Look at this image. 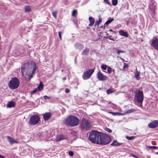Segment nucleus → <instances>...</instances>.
<instances>
[{
    "label": "nucleus",
    "instance_id": "49530a36",
    "mask_svg": "<svg viewBox=\"0 0 158 158\" xmlns=\"http://www.w3.org/2000/svg\"><path fill=\"white\" fill-rule=\"evenodd\" d=\"M128 67V64L124 63L123 68H127Z\"/></svg>",
    "mask_w": 158,
    "mask_h": 158
},
{
    "label": "nucleus",
    "instance_id": "9b49d317",
    "mask_svg": "<svg viewBox=\"0 0 158 158\" xmlns=\"http://www.w3.org/2000/svg\"><path fill=\"white\" fill-rule=\"evenodd\" d=\"M97 77L100 81H103L106 79V77L101 72H98L97 74Z\"/></svg>",
    "mask_w": 158,
    "mask_h": 158
},
{
    "label": "nucleus",
    "instance_id": "c756f323",
    "mask_svg": "<svg viewBox=\"0 0 158 158\" xmlns=\"http://www.w3.org/2000/svg\"><path fill=\"white\" fill-rule=\"evenodd\" d=\"M112 3L113 6H115L117 4L118 0H112Z\"/></svg>",
    "mask_w": 158,
    "mask_h": 158
},
{
    "label": "nucleus",
    "instance_id": "a18cd8bd",
    "mask_svg": "<svg viewBox=\"0 0 158 158\" xmlns=\"http://www.w3.org/2000/svg\"><path fill=\"white\" fill-rule=\"evenodd\" d=\"M104 2L107 4L110 5V3L109 0H104Z\"/></svg>",
    "mask_w": 158,
    "mask_h": 158
},
{
    "label": "nucleus",
    "instance_id": "37998d69",
    "mask_svg": "<svg viewBox=\"0 0 158 158\" xmlns=\"http://www.w3.org/2000/svg\"><path fill=\"white\" fill-rule=\"evenodd\" d=\"M105 130L109 133H111L112 132V131L110 129L108 128H106Z\"/></svg>",
    "mask_w": 158,
    "mask_h": 158
},
{
    "label": "nucleus",
    "instance_id": "b1692460",
    "mask_svg": "<svg viewBox=\"0 0 158 158\" xmlns=\"http://www.w3.org/2000/svg\"><path fill=\"white\" fill-rule=\"evenodd\" d=\"M15 106V103L13 102H9L7 105V107H14Z\"/></svg>",
    "mask_w": 158,
    "mask_h": 158
},
{
    "label": "nucleus",
    "instance_id": "603ef678",
    "mask_svg": "<svg viewBox=\"0 0 158 158\" xmlns=\"http://www.w3.org/2000/svg\"><path fill=\"white\" fill-rule=\"evenodd\" d=\"M66 79V77H64L62 78V80L63 81H65Z\"/></svg>",
    "mask_w": 158,
    "mask_h": 158
},
{
    "label": "nucleus",
    "instance_id": "8fccbe9b",
    "mask_svg": "<svg viewBox=\"0 0 158 158\" xmlns=\"http://www.w3.org/2000/svg\"><path fill=\"white\" fill-rule=\"evenodd\" d=\"M140 103V105H138V106L139 107H140L141 108H142V107H143V106H142V103Z\"/></svg>",
    "mask_w": 158,
    "mask_h": 158
},
{
    "label": "nucleus",
    "instance_id": "f3484780",
    "mask_svg": "<svg viewBox=\"0 0 158 158\" xmlns=\"http://www.w3.org/2000/svg\"><path fill=\"white\" fill-rule=\"evenodd\" d=\"M119 33L121 35L126 37H127L128 36V34L127 32L122 30L119 31Z\"/></svg>",
    "mask_w": 158,
    "mask_h": 158
},
{
    "label": "nucleus",
    "instance_id": "c85d7f7f",
    "mask_svg": "<svg viewBox=\"0 0 158 158\" xmlns=\"http://www.w3.org/2000/svg\"><path fill=\"white\" fill-rule=\"evenodd\" d=\"M57 14V11H53L52 13V15L54 17V18L55 19L56 18Z\"/></svg>",
    "mask_w": 158,
    "mask_h": 158
},
{
    "label": "nucleus",
    "instance_id": "4468645a",
    "mask_svg": "<svg viewBox=\"0 0 158 158\" xmlns=\"http://www.w3.org/2000/svg\"><path fill=\"white\" fill-rule=\"evenodd\" d=\"M104 133H103L102 132H100V135L98 137V139L97 140V142L96 144H100L101 145L102 141V137H103V135Z\"/></svg>",
    "mask_w": 158,
    "mask_h": 158
},
{
    "label": "nucleus",
    "instance_id": "09e8293b",
    "mask_svg": "<svg viewBox=\"0 0 158 158\" xmlns=\"http://www.w3.org/2000/svg\"><path fill=\"white\" fill-rule=\"evenodd\" d=\"M132 156L134 157L135 158H139V157H138V156H136L135 155H133V154H132Z\"/></svg>",
    "mask_w": 158,
    "mask_h": 158
},
{
    "label": "nucleus",
    "instance_id": "79ce46f5",
    "mask_svg": "<svg viewBox=\"0 0 158 158\" xmlns=\"http://www.w3.org/2000/svg\"><path fill=\"white\" fill-rule=\"evenodd\" d=\"M149 148L151 149H157L158 147L155 146H151L149 147Z\"/></svg>",
    "mask_w": 158,
    "mask_h": 158
},
{
    "label": "nucleus",
    "instance_id": "c9c22d12",
    "mask_svg": "<svg viewBox=\"0 0 158 158\" xmlns=\"http://www.w3.org/2000/svg\"><path fill=\"white\" fill-rule=\"evenodd\" d=\"M112 69L110 67H108L107 68V72L108 73H110L112 71Z\"/></svg>",
    "mask_w": 158,
    "mask_h": 158
},
{
    "label": "nucleus",
    "instance_id": "ddd939ff",
    "mask_svg": "<svg viewBox=\"0 0 158 158\" xmlns=\"http://www.w3.org/2000/svg\"><path fill=\"white\" fill-rule=\"evenodd\" d=\"M44 119L45 121L48 120L51 117V114L50 112L46 113L43 114Z\"/></svg>",
    "mask_w": 158,
    "mask_h": 158
},
{
    "label": "nucleus",
    "instance_id": "a19ab883",
    "mask_svg": "<svg viewBox=\"0 0 158 158\" xmlns=\"http://www.w3.org/2000/svg\"><path fill=\"white\" fill-rule=\"evenodd\" d=\"M69 156H73V155L74 153L72 151H70L69 152Z\"/></svg>",
    "mask_w": 158,
    "mask_h": 158
},
{
    "label": "nucleus",
    "instance_id": "20e7f679",
    "mask_svg": "<svg viewBox=\"0 0 158 158\" xmlns=\"http://www.w3.org/2000/svg\"><path fill=\"white\" fill-rule=\"evenodd\" d=\"M19 81L18 79L14 77L12 78L8 83L9 88L11 89L17 88L19 85Z\"/></svg>",
    "mask_w": 158,
    "mask_h": 158
},
{
    "label": "nucleus",
    "instance_id": "393cba45",
    "mask_svg": "<svg viewBox=\"0 0 158 158\" xmlns=\"http://www.w3.org/2000/svg\"><path fill=\"white\" fill-rule=\"evenodd\" d=\"M114 19L111 18H108V20L105 23V24H108L111 23L112 21H114Z\"/></svg>",
    "mask_w": 158,
    "mask_h": 158
},
{
    "label": "nucleus",
    "instance_id": "6e6552de",
    "mask_svg": "<svg viewBox=\"0 0 158 158\" xmlns=\"http://www.w3.org/2000/svg\"><path fill=\"white\" fill-rule=\"evenodd\" d=\"M135 98L139 103H142L143 100V95L142 91H139L135 93Z\"/></svg>",
    "mask_w": 158,
    "mask_h": 158
},
{
    "label": "nucleus",
    "instance_id": "aec40b11",
    "mask_svg": "<svg viewBox=\"0 0 158 158\" xmlns=\"http://www.w3.org/2000/svg\"><path fill=\"white\" fill-rule=\"evenodd\" d=\"M89 20L90 22L89 24V26L90 27L92 26L93 25L94 23V19L93 17H90L89 18Z\"/></svg>",
    "mask_w": 158,
    "mask_h": 158
},
{
    "label": "nucleus",
    "instance_id": "4c0bfd02",
    "mask_svg": "<svg viewBox=\"0 0 158 158\" xmlns=\"http://www.w3.org/2000/svg\"><path fill=\"white\" fill-rule=\"evenodd\" d=\"M126 138L128 140H133V139L134 138V137L133 136H130L129 137L128 136H127L126 137Z\"/></svg>",
    "mask_w": 158,
    "mask_h": 158
},
{
    "label": "nucleus",
    "instance_id": "7c9ffc66",
    "mask_svg": "<svg viewBox=\"0 0 158 158\" xmlns=\"http://www.w3.org/2000/svg\"><path fill=\"white\" fill-rule=\"evenodd\" d=\"M106 93L108 94H110L111 93H113L114 92V90H113L112 89H107L106 91Z\"/></svg>",
    "mask_w": 158,
    "mask_h": 158
},
{
    "label": "nucleus",
    "instance_id": "5701e85b",
    "mask_svg": "<svg viewBox=\"0 0 158 158\" xmlns=\"http://www.w3.org/2000/svg\"><path fill=\"white\" fill-rule=\"evenodd\" d=\"M64 139V137L63 135H58L56 138V141L58 142L60 141L62 139Z\"/></svg>",
    "mask_w": 158,
    "mask_h": 158
},
{
    "label": "nucleus",
    "instance_id": "6ab92c4d",
    "mask_svg": "<svg viewBox=\"0 0 158 158\" xmlns=\"http://www.w3.org/2000/svg\"><path fill=\"white\" fill-rule=\"evenodd\" d=\"M89 52V49L86 47L83 49L81 54L82 55H87Z\"/></svg>",
    "mask_w": 158,
    "mask_h": 158
},
{
    "label": "nucleus",
    "instance_id": "e433bc0d",
    "mask_svg": "<svg viewBox=\"0 0 158 158\" xmlns=\"http://www.w3.org/2000/svg\"><path fill=\"white\" fill-rule=\"evenodd\" d=\"M125 52L124 51L118 50L117 51V54L118 55H119L120 53H124Z\"/></svg>",
    "mask_w": 158,
    "mask_h": 158
},
{
    "label": "nucleus",
    "instance_id": "f704fd0d",
    "mask_svg": "<svg viewBox=\"0 0 158 158\" xmlns=\"http://www.w3.org/2000/svg\"><path fill=\"white\" fill-rule=\"evenodd\" d=\"M38 89L37 88H35V89H34L33 90L31 91V94H34L36 92H37L38 91Z\"/></svg>",
    "mask_w": 158,
    "mask_h": 158
},
{
    "label": "nucleus",
    "instance_id": "2eb2a0df",
    "mask_svg": "<svg viewBox=\"0 0 158 158\" xmlns=\"http://www.w3.org/2000/svg\"><path fill=\"white\" fill-rule=\"evenodd\" d=\"M7 138L8 139V141L11 144H12L15 143H18V142L16 141L9 136H7Z\"/></svg>",
    "mask_w": 158,
    "mask_h": 158
},
{
    "label": "nucleus",
    "instance_id": "bb28decb",
    "mask_svg": "<svg viewBox=\"0 0 158 158\" xmlns=\"http://www.w3.org/2000/svg\"><path fill=\"white\" fill-rule=\"evenodd\" d=\"M137 110L135 109H129L127 110L126 112V113H132L134 112L135 111H136Z\"/></svg>",
    "mask_w": 158,
    "mask_h": 158
},
{
    "label": "nucleus",
    "instance_id": "a878e982",
    "mask_svg": "<svg viewBox=\"0 0 158 158\" xmlns=\"http://www.w3.org/2000/svg\"><path fill=\"white\" fill-rule=\"evenodd\" d=\"M98 17L99 20H97L95 22V25H97L98 26H99V23H101L102 21V19L101 18L100 16L99 15Z\"/></svg>",
    "mask_w": 158,
    "mask_h": 158
},
{
    "label": "nucleus",
    "instance_id": "72a5a7b5",
    "mask_svg": "<svg viewBox=\"0 0 158 158\" xmlns=\"http://www.w3.org/2000/svg\"><path fill=\"white\" fill-rule=\"evenodd\" d=\"M48 134V131H46L45 133H44V138H49L50 137V136L48 135H47V134Z\"/></svg>",
    "mask_w": 158,
    "mask_h": 158
},
{
    "label": "nucleus",
    "instance_id": "9d476101",
    "mask_svg": "<svg viewBox=\"0 0 158 158\" xmlns=\"http://www.w3.org/2000/svg\"><path fill=\"white\" fill-rule=\"evenodd\" d=\"M151 46L155 49L158 50V39H155L152 40L151 43Z\"/></svg>",
    "mask_w": 158,
    "mask_h": 158
},
{
    "label": "nucleus",
    "instance_id": "f257e3e1",
    "mask_svg": "<svg viewBox=\"0 0 158 158\" xmlns=\"http://www.w3.org/2000/svg\"><path fill=\"white\" fill-rule=\"evenodd\" d=\"M36 66L35 63L33 62L29 64L27 62L23 64L21 68L22 75L23 76V73L26 71L27 74L24 78L27 81H29L33 77V75L35 73Z\"/></svg>",
    "mask_w": 158,
    "mask_h": 158
},
{
    "label": "nucleus",
    "instance_id": "864d4df0",
    "mask_svg": "<svg viewBox=\"0 0 158 158\" xmlns=\"http://www.w3.org/2000/svg\"><path fill=\"white\" fill-rule=\"evenodd\" d=\"M0 158H4V157L2 155L0 154Z\"/></svg>",
    "mask_w": 158,
    "mask_h": 158
},
{
    "label": "nucleus",
    "instance_id": "dca6fc26",
    "mask_svg": "<svg viewBox=\"0 0 158 158\" xmlns=\"http://www.w3.org/2000/svg\"><path fill=\"white\" fill-rule=\"evenodd\" d=\"M135 77L137 80H139L140 79V73L137 71L136 68V72L134 73Z\"/></svg>",
    "mask_w": 158,
    "mask_h": 158
},
{
    "label": "nucleus",
    "instance_id": "4be33fe9",
    "mask_svg": "<svg viewBox=\"0 0 158 158\" xmlns=\"http://www.w3.org/2000/svg\"><path fill=\"white\" fill-rule=\"evenodd\" d=\"M44 85L42 81H40V83L38 87V90L40 91L41 90L43 89Z\"/></svg>",
    "mask_w": 158,
    "mask_h": 158
},
{
    "label": "nucleus",
    "instance_id": "c03bdc74",
    "mask_svg": "<svg viewBox=\"0 0 158 158\" xmlns=\"http://www.w3.org/2000/svg\"><path fill=\"white\" fill-rule=\"evenodd\" d=\"M44 98L45 99H48L50 98V97H48L46 95H45L44 96Z\"/></svg>",
    "mask_w": 158,
    "mask_h": 158
},
{
    "label": "nucleus",
    "instance_id": "f03ea898",
    "mask_svg": "<svg viewBox=\"0 0 158 158\" xmlns=\"http://www.w3.org/2000/svg\"><path fill=\"white\" fill-rule=\"evenodd\" d=\"M79 119L75 116L69 115L65 120L64 123L68 126L74 127L78 125L79 123Z\"/></svg>",
    "mask_w": 158,
    "mask_h": 158
},
{
    "label": "nucleus",
    "instance_id": "cd10ccee",
    "mask_svg": "<svg viewBox=\"0 0 158 158\" xmlns=\"http://www.w3.org/2000/svg\"><path fill=\"white\" fill-rule=\"evenodd\" d=\"M24 10L26 12H28L30 10V8L28 6H26L24 8Z\"/></svg>",
    "mask_w": 158,
    "mask_h": 158
},
{
    "label": "nucleus",
    "instance_id": "58836bf2",
    "mask_svg": "<svg viewBox=\"0 0 158 158\" xmlns=\"http://www.w3.org/2000/svg\"><path fill=\"white\" fill-rule=\"evenodd\" d=\"M62 33V32L60 31H59L58 32L59 36L60 39L61 40H62V36H61V34Z\"/></svg>",
    "mask_w": 158,
    "mask_h": 158
},
{
    "label": "nucleus",
    "instance_id": "5fc2aeb1",
    "mask_svg": "<svg viewBox=\"0 0 158 158\" xmlns=\"http://www.w3.org/2000/svg\"><path fill=\"white\" fill-rule=\"evenodd\" d=\"M110 31H113L111 29L109 30Z\"/></svg>",
    "mask_w": 158,
    "mask_h": 158
},
{
    "label": "nucleus",
    "instance_id": "de8ad7c7",
    "mask_svg": "<svg viewBox=\"0 0 158 158\" xmlns=\"http://www.w3.org/2000/svg\"><path fill=\"white\" fill-rule=\"evenodd\" d=\"M70 92L69 89L68 88L65 89V92L66 93H69Z\"/></svg>",
    "mask_w": 158,
    "mask_h": 158
},
{
    "label": "nucleus",
    "instance_id": "473e14b6",
    "mask_svg": "<svg viewBox=\"0 0 158 158\" xmlns=\"http://www.w3.org/2000/svg\"><path fill=\"white\" fill-rule=\"evenodd\" d=\"M110 113L114 115H122V114L118 112H109Z\"/></svg>",
    "mask_w": 158,
    "mask_h": 158
},
{
    "label": "nucleus",
    "instance_id": "a211bd4d",
    "mask_svg": "<svg viewBox=\"0 0 158 158\" xmlns=\"http://www.w3.org/2000/svg\"><path fill=\"white\" fill-rule=\"evenodd\" d=\"M75 48L76 49H78L80 50L81 49L84 47L83 45L79 43H77L75 44Z\"/></svg>",
    "mask_w": 158,
    "mask_h": 158
},
{
    "label": "nucleus",
    "instance_id": "0eeeda50",
    "mask_svg": "<svg viewBox=\"0 0 158 158\" xmlns=\"http://www.w3.org/2000/svg\"><path fill=\"white\" fill-rule=\"evenodd\" d=\"M91 127L90 124L87 120L85 118L82 119L81 123V128L82 129L87 130L90 129Z\"/></svg>",
    "mask_w": 158,
    "mask_h": 158
},
{
    "label": "nucleus",
    "instance_id": "3c124183",
    "mask_svg": "<svg viewBox=\"0 0 158 158\" xmlns=\"http://www.w3.org/2000/svg\"><path fill=\"white\" fill-rule=\"evenodd\" d=\"M109 39H110V40H112V41H114L115 40H114V38H109Z\"/></svg>",
    "mask_w": 158,
    "mask_h": 158
},
{
    "label": "nucleus",
    "instance_id": "412c9836",
    "mask_svg": "<svg viewBox=\"0 0 158 158\" xmlns=\"http://www.w3.org/2000/svg\"><path fill=\"white\" fill-rule=\"evenodd\" d=\"M122 143H118L117 140L114 141L111 144V145L112 146H118L122 144Z\"/></svg>",
    "mask_w": 158,
    "mask_h": 158
},
{
    "label": "nucleus",
    "instance_id": "39448f33",
    "mask_svg": "<svg viewBox=\"0 0 158 158\" xmlns=\"http://www.w3.org/2000/svg\"><path fill=\"white\" fill-rule=\"evenodd\" d=\"M40 120V118L37 115H33L30 118L28 123L31 126H34L38 123Z\"/></svg>",
    "mask_w": 158,
    "mask_h": 158
},
{
    "label": "nucleus",
    "instance_id": "f8f14e48",
    "mask_svg": "<svg viewBox=\"0 0 158 158\" xmlns=\"http://www.w3.org/2000/svg\"><path fill=\"white\" fill-rule=\"evenodd\" d=\"M158 125V120H154L149 123L148 127L150 128H154Z\"/></svg>",
    "mask_w": 158,
    "mask_h": 158
},
{
    "label": "nucleus",
    "instance_id": "1a4fd4ad",
    "mask_svg": "<svg viewBox=\"0 0 158 158\" xmlns=\"http://www.w3.org/2000/svg\"><path fill=\"white\" fill-rule=\"evenodd\" d=\"M103 137L102 138V141L101 145H105L109 143L111 141V138L109 135L104 133Z\"/></svg>",
    "mask_w": 158,
    "mask_h": 158
},
{
    "label": "nucleus",
    "instance_id": "ea45409f",
    "mask_svg": "<svg viewBox=\"0 0 158 158\" xmlns=\"http://www.w3.org/2000/svg\"><path fill=\"white\" fill-rule=\"evenodd\" d=\"M77 13V10H74L72 12V15L73 16H74L75 15V14Z\"/></svg>",
    "mask_w": 158,
    "mask_h": 158
},
{
    "label": "nucleus",
    "instance_id": "7ed1b4c3",
    "mask_svg": "<svg viewBox=\"0 0 158 158\" xmlns=\"http://www.w3.org/2000/svg\"><path fill=\"white\" fill-rule=\"evenodd\" d=\"M100 132L93 130L89 133V140L92 143H97Z\"/></svg>",
    "mask_w": 158,
    "mask_h": 158
},
{
    "label": "nucleus",
    "instance_id": "423d86ee",
    "mask_svg": "<svg viewBox=\"0 0 158 158\" xmlns=\"http://www.w3.org/2000/svg\"><path fill=\"white\" fill-rule=\"evenodd\" d=\"M94 69H92L84 72L82 75L83 79L85 80L89 79L94 72Z\"/></svg>",
    "mask_w": 158,
    "mask_h": 158
},
{
    "label": "nucleus",
    "instance_id": "2f4dec72",
    "mask_svg": "<svg viewBox=\"0 0 158 158\" xmlns=\"http://www.w3.org/2000/svg\"><path fill=\"white\" fill-rule=\"evenodd\" d=\"M107 66L106 64H102L101 65V67L102 69L104 70H106L107 68Z\"/></svg>",
    "mask_w": 158,
    "mask_h": 158
}]
</instances>
